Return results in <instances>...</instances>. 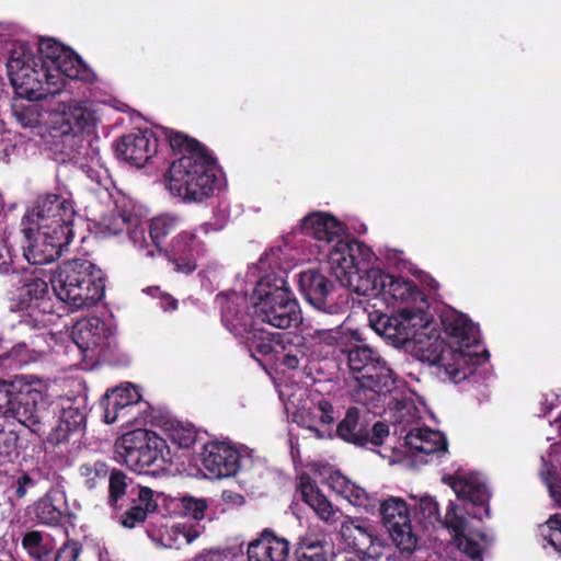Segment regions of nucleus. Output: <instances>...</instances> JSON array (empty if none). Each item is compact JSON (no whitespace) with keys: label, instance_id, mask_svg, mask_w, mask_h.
I'll return each instance as SVG.
<instances>
[{"label":"nucleus","instance_id":"33","mask_svg":"<svg viewBox=\"0 0 561 561\" xmlns=\"http://www.w3.org/2000/svg\"><path fill=\"white\" fill-rule=\"evenodd\" d=\"M442 324L449 336L457 339L459 344L470 352V346L477 341V328L466 314L456 310L448 311L442 316Z\"/></svg>","mask_w":561,"mask_h":561},{"label":"nucleus","instance_id":"54","mask_svg":"<svg viewBox=\"0 0 561 561\" xmlns=\"http://www.w3.org/2000/svg\"><path fill=\"white\" fill-rule=\"evenodd\" d=\"M82 546L76 540L62 545L55 556V561H79Z\"/></svg>","mask_w":561,"mask_h":561},{"label":"nucleus","instance_id":"30","mask_svg":"<svg viewBox=\"0 0 561 561\" xmlns=\"http://www.w3.org/2000/svg\"><path fill=\"white\" fill-rule=\"evenodd\" d=\"M53 73L56 76L54 81L58 82L60 91L65 85L66 78L76 79L83 82H91L94 79L93 71L71 48H69L65 56H62L54 66Z\"/></svg>","mask_w":561,"mask_h":561},{"label":"nucleus","instance_id":"25","mask_svg":"<svg viewBox=\"0 0 561 561\" xmlns=\"http://www.w3.org/2000/svg\"><path fill=\"white\" fill-rule=\"evenodd\" d=\"M140 489L149 488L135 483L124 471L114 468L108 477L106 504L113 512L126 507L135 501Z\"/></svg>","mask_w":561,"mask_h":561},{"label":"nucleus","instance_id":"63","mask_svg":"<svg viewBox=\"0 0 561 561\" xmlns=\"http://www.w3.org/2000/svg\"><path fill=\"white\" fill-rule=\"evenodd\" d=\"M11 380L0 379V412H3L10 402Z\"/></svg>","mask_w":561,"mask_h":561},{"label":"nucleus","instance_id":"58","mask_svg":"<svg viewBox=\"0 0 561 561\" xmlns=\"http://www.w3.org/2000/svg\"><path fill=\"white\" fill-rule=\"evenodd\" d=\"M314 334L327 346H336L340 352L344 348L342 333L334 329L316 330Z\"/></svg>","mask_w":561,"mask_h":561},{"label":"nucleus","instance_id":"52","mask_svg":"<svg viewBox=\"0 0 561 561\" xmlns=\"http://www.w3.org/2000/svg\"><path fill=\"white\" fill-rule=\"evenodd\" d=\"M445 526L455 533V537L463 534L467 525V520L462 515H458L456 512V505L451 502L448 505V510L445 516Z\"/></svg>","mask_w":561,"mask_h":561},{"label":"nucleus","instance_id":"26","mask_svg":"<svg viewBox=\"0 0 561 561\" xmlns=\"http://www.w3.org/2000/svg\"><path fill=\"white\" fill-rule=\"evenodd\" d=\"M111 334L106 323L92 317L79 321L72 331V339L82 353L103 346Z\"/></svg>","mask_w":561,"mask_h":561},{"label":"nucleus","instance_id":"24","mask_svg":"<svg viewBox=\"0 0 561 561\" xmlns=\"http://www.w3.org/2000/svg\"><path fill=\"white\" fill-rule=\"evenodd\" d=\"M288 556V541L276 537L267 529L248 547L249 561H287Z\"/></svg>","mask_w":561,"mask_h":561},{"label":"nucleus","instance_id":"2","mask_svg":"<svg viewBox=\"0 0 561 561\" xmlns=\"http://www.w3.org/2000/svg\"><path fill=\"white\" fill-rule=\"evenodd\" d=\"M354 380L351 396L354 402L368 410L378 408L382 396L391 391L393 371L379 353L365 344H351L341 348Z\"/></svg>","mask_w":561,"mask_h":561},{"label":"nucleus","instance_id":"28","mask_svg":"<svg viewBox=\"0 0 561 561\" xmlns=\"http://www.w3.org/2000/svg\"><path fill=\"white\" fill-rule=\"evenodd\" d=\"M366 413L356 407L346 410L344 417L337 423L336 436L356 447H367Z\"/></svg>","mask_w":561,"mask_h":561},{"label":"nucleus","instance_id":"45","mask_svg":"<svg viewBox=\"0 0 561 561\" xmlns=\"http://www.w3.org/2000/svg\"><path fill=\"white\" fill-rule=\"evenodd\" d=\"M400 320L396 317H389L387 314H380L375 322H373V327L375 331L385 336L388 340H391L394 344H404V337H398V327Z\"/></svg>","mask_w":561,"mask_h":561},{"label":"nucleus","instance_id":"23","mask_svg":"<svg viewBox=\"0 0 561 561\" xmlns=\"http://www.w3.org/2000/svg\"><path fill=\"white\" fill-rule=\"evenodd\" d=\"M48 283L39 277H32L23 284L19 295L13 299V308L23 313L38 314L45 317L46 298L48 296Z\"/></svg>","mask_w":561,"mask_h":561},{"label":"nucleus","instance_id":"27","mask_svg":"<svg viewBox=\"0 0 561 561\" xmlns=\"http://www.w3.org/2000/svg\"><path fill=\"white\" fill-rule=\"evenodd\" d=\"M159 508L157 500L153 497V491L149 489H140L138 495L133 503L126 507L117 508L119 523L125 528H135L144 523L149 514L156 513Z\"/></svg>","mask_w":561,"mask_h":561},{"label":"nucleus","instance_id":"22","mask_svg":"<svg viewBox=\"0 0 561 561\" xmlns=\"http://www.w3.org/2000/svg\"><path fill=\"white\" fill-rule=\"evenodd\" d=\"M442 481L449 485L458 499L468 501L477 506L489 505L491 494L484 482L474 476H461L457 471L454 476H444ZM485 514L490 516L489 506L485 507Z\"/></svg>","mask_w":561,"mask_h":561},{"label":"nucleus","instance_id":"5","mask_svg":"<svg viewBox=\"0 0 561 561\" xmlns=\"http://www.w3.org/2000/svg\"><path fill=\"white\" fill-rule=\"evenodd\" d=\"M9 386L10 402L3 414L43 438L49 431V422L55 419V409L45 392L44 381L33 375H16Z\"/></svg>","mask_w":561,"mask_h":561},{"label":"nucleus","instance_id":"4","mask_svg":"<svg viewBox=\"0 0 561 561\" xmlns=\"http://www.w3.org/2000/svg\"><path fill=\"white\" fill-rule=\"evenodd\" d=\"M217 182V159L211 151L181 156L172 161L165 174L168 191L184 203L208 199L214 195Z\"/></svg>","mask_w":561,"mask_h":561},{"label":"nucleus","instance_id":"11","mask_svg":"<svg viewBox=\"0 0 561 561\" xmlns=\"http://www.w3.org/2000/svg\"><path fill=\"white\" fill-rule=\"evenodd\" d=\"M379 515L391 541L400 552L413 553L419 537L412 528L408 503L401 497L389 496L380 503Z\"/></svg>","mask_w":561,"mask_h":561},{"label":"nucleus","instance_id":"37","mask_svg":"<svg viewBox=\"0 0 561 561\" xmlns=\"http://www.w3.org/2000/svg\"><path fill=\"white\" fill-rule=\"evenodd\" d=\"M331 489L355 506L367 507L369 497L365 489L353 483L347 477L334 472L329 477Z\"/></svg>","mask_w":561,"mask_h":561},{"label":"nucleus","instance_id":"3","mask_svg":"<svg viewBox=\"0 0 561 561\" xmlns=\"http://www.w3.org/2000/svg\"><path fill=\"white\" fill-rule=\"evenodd\" d=\"M104 272L87 259L59 264L50 276L56 297L75 309L96 306L105 295Z\"/></svg>","mask_w":561,"mask_h":561},{"label":"nucleus","instance_id":"61","mask_svg":"<svg viewBox=\"0 0 561 561\" xmlns=\"http://www.w3.org/2000/svg\"><path fill=\"white\" fill-rule=\"evenodd\" d=\"M317 411L319 412L317 416L322 424H332L334 422V408L330 401L321 399L317 404Z\"/></svg>","mask_w":561,"mask_h":561},{"label":"nucleus","instance_id":"31","mask_svg":"<svg viewBox=\"0 0 561 561\" xmlns=\"http://www.w3.org/2000/svg\"><path fill=\"white\" fill-rule=\"evenodd\" d=\"M404 444L416 453L432 455L447 451V439L439 431L427 427L412 428L404 437Z\"/></svg>","mask_w":561,"mask_h":561},{"label":"nucleus","instance_id":"16","mask_svg":"<svg viewBox=\"0 0 561 561\" xmlns=\"http://www.w3.org/2000/svg\"><path fill=\"white\" fill-rule=\"evenodd\" d=\"M271 298L264 302H254V313L259 323H267L278 329L297 327L301 322L300 308L294 295Z\"/></svg>","mask_w":561,"mask_h":561},{"label":"nucleus","instance_id":"55","mask_svg":"<svg viewBox=\"0 0 561 561\" xmlns=\"http://www.w3.org/2000/svg\"><path fill=\"white\" fill-rule=\"evenodd\" d=\"M183 507L190 516L196 520H201L205 516L208 504L204 499L184 497Z\"/></svg>","mask_w":561,"mask_h":561},{"label":"nucleus","instance_id":"35","mask_svg":"<svg viewBox=\"0 0 561 561\" xmlns=\"http://www.w3.org/2000/svg\"><path fill=\"white\" fill-rule=\"evenodd\" d=\"M159 139L162 138L174 153L193 156L210 151L205 145L188 135L168 127L159 129Z\"/></svg>","mask_w":561,"mask_h":561},{"label":"nucleus","instance_id":"15","mask_svg":"<svg viewBox=\"0 0 561 561\" xmlns=\"http://www.w3.org/2000/svg\"><path fill=\"white\" fill-rule=\"evenodd\" d=\"M159 136L151 129L130 133L115 142L118 158L137 168L144 167L158 152Z\"/></svg>","mask_w":561,"mask_h":561},{"label":"nucleus","instance_id":"49","mask_svg":"<svg viewBox=\"0 0 561 561\" xmlns=\"http://www.w3.org/2000/svg\"><path fill=\"white\" fill-rule=\"evenodd\" d=\"M170 437L180 448H191L197 439V432L193 426L173 427Z\"/></svg>","mask_w":561,"mask_h":561},{"label":"nucleus","instance_id":"47","mask_svg":"<svg viewBox=\"0 0 561 561\" xmlns=\"http://www.w3.org/2000/svg\"><path fill=\"white\" fill-rule=\"evenodd\" d=\"M542 537L558 552H561V515L551 516L545 525L540 527Z\"/></svg>","mask_w":561,"mask_h":561},{"label":"nucleus","instance_id":"51","mask_svg":"<svg viewBox=\"0 0 561 561\" xmlns=\"http://www.w3.org/2000/svg\"><path fill=\"white\" fill-rule=\"evenodd\" d=\"M279 345H280V343L278 341L276 343L273 342L275 352H273L272 355L275 357V360H278L282 365H284L288 369H297L299 367L301 360L305 359V353L298 348L289 350V352L285 353L282 356V358H279V357H277V354L279 352L276 350V347ZM268 356H271V354Z\"/></svg>","mask_w":561,"mask_h":561},{"label":"nucleus","instance_id":"14","mask_svg":"<svg viewBox=\"0 0 561 561\" xmlns=\"http://www.w3.org/2000/svg\"><path fill=\"white\" fill-rule=\"evenodd\" d=\"M299 230L302 234L314 238L324 242L328 247V262L331 265L330 253L336 248L339 242L356 241L358 239L351 234H346L345 225L335 216L327 211H312L300 220Z\"/></svg>","mask_w":561,"mask_h":561},{"label":"nucleus","instance_id":"44","mask_svg":"<svg viewBox=\"0 0 561 561\" xmlns=\"http://www.w3.org/2000/svg\"><path fill=\"white\" fill-rule=\"evenodd\" d=\"M19 437L13 431L0 427V466L13 462L19 457Z\"/></svg>","mask_w":561,"mask_h":561},{"label":"nucleus","instance_id":"60","mask_svg":"<svg viewBox=\"0 0 561 561\" xmlns=\"http://www.w3.org/2000/svg\"><path fill=\"white\" fill-rule=\"evenodd\" d=\"M420 510L424 517L440 520L439 506L435 499L431 496L422 497L420 501Z\"/></svg>","mask_w":561,"mask_h":561},{"label":"nucleus","instance_id":"39","mask_svg":"<svg viewBox=\"0 0 561 561\" xmlns=\"http://www.w3.org/2000/svg\"><path fill=\"white\" fill-rule=\"evenodd\" d=\"M138 217L131 209L119 208L116 206L103 218V226L112 234H119L123 231H129L136 227Z\"/></svg>","mask_w":561,"mask_h":561},{"label":"nucleus","instance_id":"62","mask_svg":"<svg viewBox=\"0 0 561 561\" xmlns=\"http://www.w3.org/2000/svg\"><path fill=\"white\" fill-rule=\"evenodd\" d=\"M221 499L226 504H230L233 506H241L245 502L242 494L234 492L232 490H225L221 494Z\"/></svg>","mask_w":561,"mask_h":561},{"label":"nucleus","instance_id":"21","mask_svg":"<svg viewBox=\"0 0 561 561\" xmlns=\"http://www.w3.org/2000/svg\"><path fill=\"white\" fill-rule=\"evenodd\" d=\"M141 394L137 388L130 383L125 387H116L107 390L100 400V407L103 409L104 422L113 424L119 419L126 423L131 421L130 410L139 403Z\"/></svg>","mask_w":561,"mask_h":561},{"label":"nucleus","instance_id":"41","mask_svg":"<svg viewBox=\"0 0 561 561\" xmlns=\"http://www.w3.org/2000/svg\"><path fill=\"white\" fill-rule=\"evenodd\" d=\"M181 224V217L176 215H160L151 220L149 234L156 247L160 248L164 239L174 232Z\"/></svg>","mask_w":561,"mask_h":561},{"label":"nucleus","instance_id":"6","mask_svg":"<svg viewBox=\"0 0 561 561\" xmlns=\"http://www.w3.org/2000/svg\"><path fill=\"white\" fill-rule=\"evenodd\" d=\"M216 300L220 307L222 324L234 336L244 340L253 357H266L275 352L272 335L260 327L253 305L249 304L247 296L232 291L217 295Z\"/></svg>","mask_w":561,"mask_h":561},{"label":"nucleus","instance_id":"48","mask_svg":"<svg viewBox=\"0 0 561 561\" xmlns=\"http://www.w3.org/2000/svg\"><path fill=\"white\" fill-rule=\"evenodd\" d=\"M171 538L176 548L183 545H191L198 536L199 533L187 524H176L171 528Z\"/></svg>","mask_w":561,"mask_h":561},{"label":"nucleus","instance_id":"18","mask_svg":"<svg viewBox=\"0 0 561 561\" xmlns=\"http://www.w3.org/2000/svg\"><path fill=\"white\" fill-rule=\"evenodd\" d=\"M202 463L211 478L234 476L240 468V454L228 444L209 442L203 446Z\"/></svg>","mask_w":561,"mask_h":561},{"label":"nucleus","instance_id":"9","mask_svg":"<svg viewBox=\"0 0 561 561\" xmlns=\"http://www.w3.org/2000/svg\"><path fill=\"white\" fill-rule=\"evenodd\" d=\"M116 453L130 470L150 474L162 468L169 455L167 442L157 433L137 428L125 433L116 442Z\"/></svg>","mask_w":561,"mask_h":561},{"label":"nucleus","instance_id":"32","mask_svg":"<svg viewBox=\"0 0 561 561\" xmlns=\"http://www.w3.org/2000/svg\"><path fill=\"white\" fill-rule=\"evenodd\" d=\"M57 124L62 136L77 137L93 127L94 116L88 108L77 103L70 104L62 111Z\"/></svg>","mask_w":561,"mask_h":561},{"label":"nucleus","instance_id":"40","mask_svg":"<svg viewBox=\"0 0 561 561\" xmlns=\"http://www.w3.org/2000/svg\"><path fill=\"white\" fill-rule=\"evenodd\" d=\"M325 547V541L313 537L301 538L295 549L296 561H328Z\"/></svg>","mask_w":561,"mask_h":561},{"label":"nucleus","instance_id":"1","mask_svg":"<svg viewBox=\"0 0 561 561\" xmlns=\"http://www.w3.org/2000/svg\"><path fill=\"white\" fill-rule=\"evenodd\" d=\"M374 256L364 242H339L330 253L331 271L342 286L357 295L381 297L387 304H404L402 316L407 320L423 312L427 308L425 294L411 279L370 267Z\"/></svg>","mask_w":561,"mask_h":561},{"label":"nucleus","instance_id":"42","mask_svg":"<svg viewBox=\"0 0 561 561\" xmlns=\"http://www.w3.org/2000/svg\"><path fill=\"white\" fill-rule=\"evenodd\" d=\"M79 476L83 480V485L88 490H93L96 488L99 482L104 481L112 470H110L108 465L103 460L89 461L80 465Z\"/></svg>","mask_w":561,"mask_h":561},{"label":"nucleus","instance_id":"64","mask_svg":"<svg viewBox=\"0 0 561 561\" xmlns=\"http://www.w3.org/2000/svg\"><path fill=\"white\" fill-rule=\"evenodd\" d=\"M549 489H550V493H551L552 497L556 501L561 502V484H559V483L550 484Z\"/></svg>","mask_w":561,"mask_h":561},{"label":"nucleus","instance_id":"8","mask_svg":"<svg viewBox=\"0 0 561 561\" xmlns=\"http://www.w3.org/2000/svg\"><path fill=\"white\" fill-rule=\"evenodd\" d=\"M411 344V351L420 362L436 366L454 382L467 379L481 364L479 354L454 348L439 336L416 334Z\"/></svg>","mask_w":561,"mask_h":561},{"label":"nucleus","instance_id":"53","mask_svg":"<svg viewBox=\"0 0 561 561\" xmlns=\"http://www.w3.org/2000/svg\"><path fill=\"white\" fill-rule=\"evenodd\" d=\"M14 116L23 128H34L39 124L38 112L32 106L15 108Z\"/></svg>","mask_w":561,"mask_h":561},{"label":"nucleus","instance_id":"34","mask_svg":"<svg viewBox=\"0 0 561 561\" xmlns=\"http://www.w3.org/2000/svg\"><path fill=\"white\" fill-rule=\"evenodd\" d=\"M62 505L65 502L58 492H47L36 503L35 512L38 522L47 526H60L64 519L69 517L67 508L64 510Z\"/></svg>","mask_w":561,"mask_h":561},{"label":"nucleus","instance_id":"59","mask_svg":"<svg viewBox=\"0 0 561 561\" xmlns=\"http://www.w3.org/2000/svg\"><path fill=\"white\" fill-rule=\"evenodd\" d=\"M15 271L11 248L0 239V274L8 275Z\"/></svg>","mask_w":561,"mask_h":561},{"label":"nucleus","instance_id":"19","mask_svg":"<svg viewBox=\"0 0 561 561\" xmlns=\"http://www.w3.org/2000/svg\"><path fill=\"white\" fill-rule=\"evenodd\" d=\"M206 251L205 243L193 231H181L173 238L169 260L178 273L192 274L197 268L196 260Z\"/></svg>","mask_w":561,"mask_h":561},{"label":"nucleus","instance_id":"38","mask_svg":"<svg viewBox=\"0 0 561 561\" xmlns=\"http://www.w3.org/2000/svg\"><path fill=\"white\" fill-rule=\"evenodd\" d=\"M21 543L27 554L36 561H47L53 550L49 537L39 530L25 533Z\"/></svg>","mask_w":561,"mask_h":561},{"label":"nucleus","instance_id":"36","mask_svg":"<svg viewBox=\"0 0 561 561\" xmlns=\"http://www.w3.org/2000/svg\"><path fill=\"white\" fill-rule=\"evenodd\" d=\"M287 280L283 275L275 273L262 276L253 290V299L255 302H264V300L278 299L277 297L291 296Z\"/></svg>","mask_w":561,"mask_h":561},{"label":"nucleus","instance_id":"29","mask_svg":"<svg viewBox=\"0 0 561 561\" xmlns=\"http://www.w3.org/2000/svg\"><path fill=\"white\" fill-rule=\"evenodd\" d=\"M298 492L302 502L307 504L320 519L324 522L335 520L339 511L322 493L317 482L309 476H302L300 478Z\"/></svg>","mask_w":561,"mask_h":561},{"label":"nucleus","instance_id":"12","mask_svg":"<svg viewBox=\"0 0 561 561\" xmlns=\"http://www.w3.org/2000/svg\"><path fill=\"white\" fill-rule=\"evenodd\" d=\"M23 232L26 244L23 245V255L32 265H44L56 261L73 239V230L44 231L36 227H24Z\"/></svg>","mask_w":561,"mask_h":561},{"label":"nucleus","instance_id":"13","mask_svg":"<svg viewBox=\"0 0 561 561\" xmlns=\"http://www.w3.org/2000/svg\"><path fill=\"white\" fill-rule=\"evenodd\" d=\"M12 330L15 344L11 350V355L19 357L21 362L35 358L49 346L44 317L22 313L20 320L12 325Z\"/></svg>","mask_w":561,"mask_h":561},{"label":"nucleus","instance_id":"7","mask_svg":"<svg viewBox=\"0 0 561 561\" xmlns=\"http://www.w3.org/2000/svg\"><path fill=\"white\" fill-rule=\"evenodd\" d=\"M7 71L16 94L28 101H42L60 93L55 75L39 58L24 47L12 49Z\"/></svg>","mask_w":561,"mask_h":561},{"label":"nucleus","instance_id":"50","mask_svg":"<svg viewBox=\"0 0 561 561\" xmlns=\"http://www.w3.org/2000/svg\"><path fill=\"white\" fill-rule=\"evenodd\" d=\"M455 540L457 542L458 549L462 551L467 557L474 561H483L482 548L479 542L474 541L465 533L456 536Z\"/></svg>","mask_w":561,"mask_h":561},{"label":"nucleus","instance_id":"10","mask_svg":"<svg viewBox=\"0 0 561 561\" xmlns=\"http://www.w3.org/2000/svg\"><path fill=\"white\" fill-rule=\"evenodd\" d=\"M76 210L72 203L59 194L39 195L25 216L31 226L44 231L73 230Z\"/></svg>","mask_w":561,"mask_h":561},{"label":"nucleus","instance_id":"17","mask_svg":"<svg viewBox=\"0 0 561 561\" xmlns=\"http://www.w3.org/2000/svg\"><path fill=\"white\" fill-rule=\"evenodd\" d=\"M84 425V409L68 399L60 405L58 413L55 410V419L49 422V431L44 434L43 438H46L48 444L57 446L68 442L69 437Z\"/></svg>","mask_w":561,"mask_h":561},{"label":"nucleus","instance_id":"43","mask_svg":"<svg viewBox=\"0 0 561 561\" xmlns=\"http://www.w3.org/2000/svg\"><path fill=\"white\" fill-rule=\"evenodd\" d=\"M69 48L53 38H43L38 44L39 56H36L53 72L54 66L65 56Z\"/></svg>","mask_w":561,"mask_h":561},{"label":"nucleus","instance_id":"56","mask_svg":"<svg viewBox=\"0 0 561 561\" xmlns=\"http://www.w3.org/2000/svg\"><path fill=\"white\" fill-rule=\"evenodd\" d=\"M389 435V426L383 422H376L371 428L367 426V446L370 444L375 447L381 446L383 439Z\"/></svg>","mask_w":561,"mask_h":561},{"label":"nucleus","instance_id":"46","mask_svg":"<svg viewBox=\"0 0 561 561\" xmlns=\"http://www.w3.org/2000/svg\"><path fill=\"white\" fill-rule=\"evenodd\" d=\"M345 536L352 540L354 548L359 551L369 549L374 542V537L369 527L363 525L347 527Z\"/></svg>","mask_w":561,"mask_h":561},{"label":"nucleus","instance_id":"20","mask_svg":"<svg viewBox=\"0 0 561 561\" xmlns=\"http://www.w3.org/2000/svg\"><path fill=\"white\" fill-rule=\"evenodd\" d=\"M299 289L305 299L316 309L334 313L336 305L330 302L334 284L317 270H307L299 274Z\"/></svg>","mask_w":561,"mask_h":561},{"label":"nucleus","instance_id":"57","mask_svg":"<svg viewBox=\"0 0 561 561\" xmlns=\"http://www.w3.org/2000/svg\"><path fill=\"white\" fill-rule=\"evenodd\" d=\"M34 480L27 472H22L12 484L13 493L16 500L23 499L30 489L36 485Z\"/></svg>","mask_w":561,"mask_h":561}]
</instances>
